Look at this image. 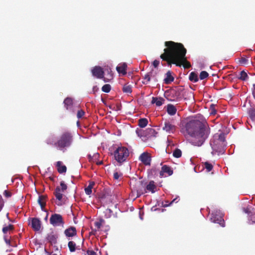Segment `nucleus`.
<instances>
[{"mask_svg": "<svg viewBox=\"0 0 255 255\" xmlns=\"http://www.w3.org/2000/svg\"><path fill=\"white\" fill-rule=\"evenodd\" d=\"M164 45L166 48L160 57L162 61H166L168 66L175 64L176 66L181 67L183 65L185 69L191 67L186 57L187 50L182 43L168 41L165 42Z\"/></svg>", "mask_w": 255, "mask_h": 255, "instance_id": "nucleus-1", "label": "nucleus"}, {"mask_svg": "<svg viewBox=\"0 0 255 255\" xmlns=\"http://www.w3.org/2000/svg\"><path fill=\"white\" fill-rule=\"evenodd\" d=\"M185 128L188 140L195 146L202 145L210 133V128L208 124L198 120L187 123Z\"/></svg>", "mask_w": 255, "mask_h": 255, "instance_id": "nucleus-2", "label": "nucleus"}, {"mask_svg": "<svg viewBox=\"0 0 255 255\" xmlns=\"http://www.w3.org/2000/svg\"><path fill=\"white\" fill-rule=\"evenodd\" d=\"M210 145L214 151L223 153L225 150L226 146L225 134L223 132L215 134L210 142Z\"/></svg>", "mask_w": 255, "mask_h": 255, "instance_id": "nucleus-3", "label": "nucleus"}, {"mask_svg": "<svg viewBox=\"0 0 255 255\" xmlns=\"http://www.w3.org/2000/svg\"><path fill=\"white\" fill-rule=\"evenodd\" d=\"M73 140L72 133L69 131L63 132L60 136L58 140L54 143V145L58 149L64 151L66 148L69 147Z\"/></svg>", "mask_w": 255, "mask_h": 255, "instance_id": "nucleus-4", "label": "nucleus"}, {"mask_svg": "<svg viewBox=\"0 0 255 255\" xmlns=\"http://www.w3.org/2000/svg\"><path fill=\"white\" fill-rule=\"evenodd\" d=\"M129 154L128 149L124 146L118 147L114 152L115 160L120 163L125 162L129 156Z\"/></svg>", "mask_w": 255, "mask_h": 255, "instance_id": "nucleus-5", "label": "nucleus"}, {"mask_svg": "<svg viewBox=\"0 0 255 255\" xmlns=\"http://www.w3.org/2000/svg\"><path fill=\"white\" fill-rule=\"evenodd\" d=\"M223 215L220 211H215L211 213L210 221L214 223L219 224L221 227L225 226V221L223 218Z\"/></svg>", "mask_w": 255, "mask_h": 255, "instance_id": "nucleus-6", "label": "nucleus"}, {"mask_svg": "<svg viewBox=\"0 0 255 255\" xmlns=\"http://www.w3.org/2000/svg\"><path fill=\"white\" fill-rule=\"evenodd\" d=\"M146 183L143 181H135L133 185V190L136 192V197H139L146 192L145 189Z\"/></svg>", "mask_w": 255, "mask_h": 255, "instance_id": "nucleus-7", "label": "nucleus"}, {"mask_svg": "<svg viewBox=\"0 0 255 255\" xmlns=\"http://www.w3.org/2000/svg\"><path fill=\"white\" fill-rule=\"evenodd\" d=\"M50 223L53 226H63L64 224L62 216L60 214H52L49 219Z\"/></svg>", "mask_w": 255, "mask_h": 255, "instance_id": "nucleus-8", "label": "nucleus"}, {"mask_svg": "<svg viewBox=\"0 0 255 255\" xmlns=\"http://www.w3.org/2000/svg\"><path fill=\"white\" fill-rule=\"evenodd\" d=\"M60 186L61 187L57 186L54 192V195L56 199L59 201H61L63 198V194L62 192H64L67 189V185L63 181L60 182Z\"/></svg>", "mask_w": 255, "mask_h": 255, "instance_id": "nucleus-9", "label": "nucleus"}, {"mask_svg": "<svg viewBox=\"0 0 255 255\" xmlns=\"http://www.w3.org/2000/svg\"><path fill=\"white\" fill-rule=\"evenodd\" d=\"M92 75L98 79L104 78L105 82H107L104 77V72L100 66H95L92 70Z\"/></svg>", "mask_w": 255, "mask_h": 255, "instance_id": "nucleus-10", "label": "nucleus"}, {"mask_svg": "<svg viewBox=\"0 0 255 255\" xmlns=\"http://www.w3.org/2000/svg\"><path fill=\"white\" fill-rule=\"evenodd\" d=\"M244 211L249 216V220L252 221L251 224L255 223V209L251 206L244 209Z\"/></svg>", "mask_w": 255, "mask_h": 255, "instance_id": "nucleus-11", "label": "nucleus"}, {"mask_svg": "<svg viewBox=\"0 0 255 255\" xmlns=\"http://www.w3.org/2000/svg\"><path fill=\"white\" fill-rule=\"evenodd\" d=\"M162 129L167 132L171 133L175 131L176 127L175 126L172 124L169 121H165L164 123V126L162 127Z\"/></svg>", "mask_w": 255, "mask_h": 255, "instance_id": "nucleus-12", "label": "nucleus"}, {"mask_svg": "<svg viewBox=\"0 0 255 255\" xmlns=\"http://www.w3.org/2000/svg\"><path fill=\"white\" fill-rule=\"evenodd\" d=\"M139 159L145 165H150L151 160V157L148 152H144L139 156Z\"/></svg>", "mask_w": 255, "mask_h": 255, "instance_id": "nucleus-13", "label": "nucleus"}, {"mask_svg": "<svg viewBox=\"0 0 255 255\" xmlns=\"http://www.w3.org/2000/svg\"><path fill=\"white\" fill-rule=\"evenodd\" d=\"M41 221L36 218H33L31 219V226L32 228L35 231H38L41 228Z\"/></svg>", "mask_w": 255, "mask_h": 255, "instance_id": "nucleus-14", "label": "nucleus"}, {"mask_svg": "<svg viewBox=\"0 0 255 255\" xmlns=\"http://www.w3.org/2000/svg\"><path fill=\"white\" fill-rule=\"evenodd\" d=\"M151 78H153L155 81H157V79L156 78L154 75H153V70L146 73L143 77V81L142 83L143 84H147L150 81Z\"/></svg>", "mask_w": 255, "mask_h": 255, "instance_id": "nucleus-15", "label": "nucleus"}, {"mask_svg": "<svg viewBox=\"0 0 255 255\" xmlns=\"http://www.w3.org/2000/svg\"><path fill=\"white\" fill-rule=\"evenodd\" d=\"M127 64L126 63H120L116 67V70L119 74L125 75L127 74Z\"/></svg>", "mask_w": 255, "mask_h": 255, "instance_id": "nucleus-16", "label": "nucleus"}, {"mask_svg": "<svg viewBox=\"0 0 255 255\" xmlns=\"http://www.w3.org/2000/svg\"><path fill=\"white\" fill-rule=\"evenodd\" d=\"M64 234L67 237H73L77 235V231L74 227H70L64 231Z\"/></svg>", "mask_w": 255, "mask_h": 255, "instance_id": "nucleus-17", "label": "nucleus"}, {"mask_svg": "<svg viewBox=\"0 0 255 255\" xmlns=\"http://www.w3.org/2000/svg\"><path fill=\"white\" fill-rule=\"evenodd\" d=\"M47 199V195H40L39 196L37 202L41 207L42 211H45V207L46 206V202Z\"/></svg>", "mask_w": 255, "mask_h": 255, "instance_id": "nucleus-18", "label": "nucleus"}, {"mask_svg": "<svg viewBox=\"0 0 255 255\" xmlns=\"http://www.w3.org/2000/svg\"><path fill=\"white\" fill-rule=\"evenodd\" d=\"M57 235L52 231L47 234L46 239L51 244H55L57 243Z\"/></svg>", "mask_w": 255, "mask_h": 255, "instance_id": "nucleus-19", "label": "nucleus"}, {"mask_svg": "<svg viewBox=\"0 0 255 255\" xmlns=\"http://www.w3.org/2000/svg\"><path fill=\"white\" fill-rule=\"evenodd\" d=\"M56 167L59 173H63L66 172L67 167L65 165H63L61 161H59L56 162Z\"/></svg>", "mask_w": 255, "mask_h": 255, "instance_id": "nucleus-20", "label": "nucleus"}, {"mask_svg": "<svg viewBox=\"0 0 255 255\" xmlns=\"http://www.w3.org/2000/svg\"><path fill=\"white\" fill-rule=\"evenodd\" d=\"M164 99L161 97H152L151 103L155 104L156 106L159 107L164 103Z\"/></svg>", "mask_w": 255, "mask_h": 255, "instance_id": "nucleus-21", "label": "nucleus"}, {"mask_svg": "<svg viewBox=\"0 0 255 255\" xmlns=\"http://www.w3.org/2000/svg\"><path fill=\"white\" fill-rule=\"evenodd\" d=\"M174 80V78L172 76L171 72L168 71L166 73V77L164 79V82L166 84H169L173 82Z\"/></svg>", "mask_w": 255, "mask_h": 255, "instance_id": "nucleus-22", "label": "nucleus"}, {"mask_svg": "<svg viewBox=\"0 0 255 255\" xmlns=\"http://www.w3.org/2000/svg\"><path fill=\"white\" fill-rule=\"evenodd\" d=\"M167 112L169 115L173 116L175 115L177 112V109L173 105L168 104L167 107Z\"/></svg>", "mask_w": 255, "mask_h": 255, "instance_id": "nucleus-23", "label": "nucleus"}, {"mask_svg": "<svg viewBox=\"0 0 255 255\" xmlns=\"http://www.w3.org/2000/svg\"><path fill=\"white\" fill-rule=\"evenodd\" d=\"M156 188V187L153 181H150L149 184L145 186V189L148 191L151 192L152 193L155 192Z\"/></svg>", "mask_w": 255, "mask_h": 255, "instance_id": "nucleus-24", "label": "nucleus"}, {"mask_svg": "<svg viewBox=\"0 0 255 255\" xmlns=\"http://www.w3.org/2000/svg\"><path fill=\"white\" fill-rule=\"evenodd\" d=\"M73 103V100L71 98H66L64 101V106L67 110L71 109Z\"/></svg>", "mask_w": 255, "mask_h": 255, "instance_id": "nucleus-25", "label": "nucleus"}, {"mask_svg": "<svg viewBox=\"0 0 255 255\" xmlns=\"http://www.w3.org/2000/svg\"><path fill=\"white\" fill-rule=\"evenodd\" d=\"M162 172L167 173L168 176L171 175L173 173V170H172L171 167L166 165H163L162 167Z\"/></svg>", "mask_w": 255, "mask_h": 255, "instance_id": "nucleus-26", "label": "nucleus"}, {"mask_svg": "<svg viewBox=\"0 0 255 255\" xmlns=\"http://www.w3.org/2000/svg\"><path fill=\"white\" fill-rule=\"evenodd\" d=\"M95 185L94 182H90L89 185L85 188V191L86 194L89 195L92 193V189Z\"/></svg>", "mask_w": 255, "mask_h": 255, "instance_id": "nucleus-27", "label": "nucleus"}, {"mask_svg": "<svg viewBox=\"0 0 255 255\" xmlns=\"http://www.w3.org/2000/svg\"><path fill=\"white\" fill-rule=\"evenodd\" d=\"M123 91L124 93L130 94L132 92V87L128 84H125L123 87Z\"/></svg>", "mask_w": 255, "mask_h": 255, "instance_id": "nucleus-28", "label": "nucleus"}, {"mask_svg": "<svg viewBox=\"0 0 255 255\" xmlns=\"http://www.w3.org/2000/svg\"><path fill=\"white\" fill-rule=\"evenodd\" d=\"M189 79L193 82H197L198 81L197 74L194 72H192L189 75Z\"/></svg>", "mask_w": 255, "mask_h": 255, "instance_id": "nucleus-29", "label": "nucleus"}, {"mask_svg": "<svg viewBox=\"0 0 255 255\" xmlns=\"http://www.w3.org/2000/svg\"><path fill=\"white\" fill-rule=\"evenodd\" d=\"M148 124V120L145 118H142L138 120V126L140 128L145 127Z\"/></svg>", "mask_w": 255, "mask_h": 255, "instance_id": "nucleus-30", "label": "nucleus"}, {"mask_svg": "<svg viewBox=\"0 0 255 255\" xmlns=\"http://www.w3.org/2000/svg\"><path fill=\"white\" fill-rule=\"evenodd\" d=\"M68 247L70 252H74L76 249V243L73 241H69L68 243Z\"/></svg>", "mask_w": 255, "mask_h": 255, "instance_id": "nucleus-31", "label": "nucleus"}, {"mask_svg": "<svg viewBox=\"0 0 255 255\" xmlns=\"http://www.w3.org/2000/svg\"><path fill=\"white\" fill-rule=\"evenodd\" d=\"M105 223V220L102 219V218H100V219H99L98 220L96 221L95 223H94V225L97 228V229L98 230H99L102 225Z\"/></svg>", "mask_w": 255, "mask_h": 255, "instance_id": "nucleus-32", "label": "nucleus"}, {"mask_svg": "<svg viewBox=\"0 0 255 255\" xmlns=\"http://www.w3.org/2000/svg\"><path fill=\"white\" fill-rule=\"evenodd\" d=\"M99 154L98 153H96L93 154V156H91L90 154L88 155V159L89 161L90 162H96L98 158L99 157Z\"/></svg>", "mask_w": 255, "mask_h": 255, "instance_id": "nucleus-33", "label": "nucleus"}, {"mask_svg": "<svg viewBox=\"0 0 255 255\" xmlns=\"http://www.w3.org/2000/svg\"><path fill=\"white\" fill-rule=\"evenodd\" d=\"M248 78V76L245 71H242L240 72V76L239 77V79L243 81H245Z\"/></svg>", "mask_w": 255, "mask_h": 255, "instance_id": "nucleus-34", "label": "nucleus"}, {"mask_svg": "<svg viewBox=\"0 0 255 255\" xmlns=\"http://www.w3.org/2000/svg\"><path fill=\"white\" fill-rule=\"evenodd\" d=\"M182 155V151L180 149L176 148L173 152V156L176 158H179Z\"/></svg>", "mask_w": 255, "mask_h": 255, "instance_id": "nucleus-35", "label": "nucleus"}, {"mask_svg": "<svg viewBox=\"0 0 255 255\" xmlns=\"http://www.w3.org/2000/svg\"><path fill=\"white\" fill-rule=\"evenodd\" d=\"M13 230V226L11 224H9L7 226L3 227L2 228V232L4 234H6L8 231H12Z\"/></svg>", "mask_w": 255, "mask_h": 255, "instance_id": "nucleus-36", "label": "nucleus"}, {"mask_svg": "<svg viewBox=\"0 0 255 255\" xmlns=\"http://www.w3.org/2000/svg\"><path fill=\"white\" fill-rule=\"evenodd\" d=\"M204 165L205 168L208 172L211 171L213 169V165L207 161L204 163Z\"/></svg>", "mask_w": 255, "mask_h": 255, "instance_id": "nucleus-37", "label": "nucleus"}, {"mask_svg": "<svg viewBox=\"0 0 255 255\" xmlns=\"http://www.w3.org/2000/svg\"><path fill=\"white\" fill-rule=\"evenodd\" d=\"M111 87L110 84H105L102 88V91H103L104 92H105V93L110 92L111 91Z\"/></svg>", "mask_w": 255, "mask_h": 255, "instance_id": "nucleus-38", "label": "nucleus"}, {"mask_svg": "<svg viewBox=\"0 0 255 255\" xmlns=\"http://www.w3.org/2000/svg\"><path fill=\"white\" fill-rule=\"evenodd\" d=\"M239 63L242 65H247L249 64V59L247 57H242L239 60Z\"/></svg>", "mask_w": 255, "mask_h": 255, "instance_id": "nucleus-39", "label": "nucleus"}, {"mask_svg": "<svg viewBox=\"0 0 255 255\" xmlns=\"http://www.w3.org/2000/svg\"><path fill=\"white\" fill-rule=\"evenodd\" d=\"M209 76V74L205 71H202L200 72L199 78L201 80H203L207 78Z\"/></svg>", "mask_w": 255, "mask_h": 255, "instance_id": "nucleus-40", "label": "nucleus"}, {"mask_svg": "<svg viewBox=\"0 0 255 255\" xmlns=\"http://www.w3.org/2000/svg\"><path fill=\"white\" fill-rule=\"evenodd\" d=\"M85 114V112L83 110H78L77 114V117L78 119H80L83 117Z\"/></svg>", "mask_w": 255, "mask_h": 255, "instance_id": "nucleus-41", "label": "nucleus"}, {"mask_svg": "<svg viewBox=\"0 0 255 255\" xmlns=\"http://www.w3.org/2000/svg\"><path fill=\"white\" fill-rule=\"evenodd\" d=\"M121 175V173L116 172L114 173V178L116 180H118Z\"/></svg>", "mask_w": 255, "mask_h": 255, "instance_id": "nucleus-42", "label": "nucleus"}, {"mask_svg": "<svg viewBox=\"0 0 255 255\" xmlns=\"http://www.w3.org/2000/svg\"><path fill=\"white\" fill-rule=\"evenodd\" d=\"M159 64V61L157 60H154L152 63V65L155 68L157 67Z\"/></svg>", "mask_w": 255, "mask_h": 255, "instance_id": "nucleus-43", "label": "nucleus"}, {"mask_svg": "<svg viewBox=\"0 0 255 255\" xmlns=\"http://www.w3.org/2000/svg\"><path fill=\"white\" fill-rule=\"evenodd\" d=\"M3 194L6 197H10L11 196V193L7 190L4 191Z\"/></svg>", "mask_w": 255, "mask_h": 255, "instance_id": "nucleus-44", "label": "nucleus"}, {"mask_svg": "<svg viewBox=\"0 0 255 255\" xmlns=\"http://www.w3.org/2000/svg\"><path fill=\"white\" fill-rule=\"evenodd\" d=\"M87 255H97L96 253L92 250H87Z\"/></svg>", "mask_w": 255, "mask_h": 255, "instance_id": "nucleus-45", "label": "nucleus"}, {"mask_svg": "<svg viewBox=\"0 0 255 255\" xmlns=\"http://www.w3.org/2000/svg\"><path fill=\"white\" fill-rule=\"evenodd\" d=\"M171 93L173 95H175L176 97H177L179 96V92H177L175 90H172L171 91Z\"/></svg>", "mask_w": 255, "mask_h": 255, "instance_id": "nucleus-46", "label": "nucleus"}, {"mask_svg": "<svg viewBox=\"0 0 255 255\" xmlns=\"http://www.w3.org/2000/svg\"><path fill=\"white\" fill-rule=\"evenodd\" d=\"M4 240L6 244L10 245V241L6 238V236L4 237Z\"/></svg>", "mask_w": 255, "mask_h": 255, "instance_id": "nucleus-47", "label": "nucleus"}, {"mask_svg": "<svg viewBox=\"0 0 255 255\" xmlns=\"http://www.w3.org/2000/svg\"><path fill=\"white\" fill-rule=\"evenodd\" d=\"M179 201L178 197L175 198L171 202H170V204H172L174 202H178Z\"/></svg>", "mask_w": 255, "mask_h": 255, "instance_id": "nucleus-48", "label": "nucleus"}, {"mask_svg": "<svg viewBox=\"0 0 255 255\" xmlns=\"http://www.w3.org/2000/svg\"><path fill=\"white\" fill-rule=\"evenodd\" d=\"M98 90V88L97 86H95L93 87V92L94 93H95Z\"/></svg>", "mask_w": 255, "mask_h": 255, "instance_id": "nucleus-49", "label": "nucleus"}, {"mask_svg": "<svg viewBox=\"0 0 255 255\" xmlns=\"http://www.w3.org/2000/svg\"><path fill=\"white\" fill-rule=\"evenodd\" d=\"M147 130L148 131H149V132L150 133H152L153 132H154L155 131L154 129H153V128H148Z\"/></svg>", "mask_w": 255, "mask_h": 255, "instance_id": "nucleus-50", "label": "nucleus"}, {"mask_svg": "<svg viewBox=\"0 0 255 255\" xmlns=\"http://www.w3.org/2000/svg\"><path fill=\"white\" fill-rule=\"evenodd\" d=\"M164 173V172H162V168H161V170L160 171V173H159L160 177H162L163 176Z\"/></svg>", "mask_w": 255, "mask_h": 255, "instance_id": "nucleus-51", "label": "nucleus"}, {"mask_svg": "<svg viewBox=\"0 0 255 255\" xmlns=\"http://www.w3.org/2000/svg\"><path fill=\"white\" fill-rule=\"evenodd\" d=\"M215 113H216V110L214 109H212L211 114H215Z\"/></svg>", "mask_w": 255, "mask_h": 255, "instance_id": "nucleus-52", "label": "nucleus"}, {"mask_svg": "<svg viewBox=\"0 0 255 255\" xmlns=\"http://www.w3.org/2000/svg\"><path fill=\"white\" fill-rule=\"evenodd\" d=\"M47 143L48 144H52V142H51L49 139H47Z\"/></svg>", "mask_w": 255, "mask_h": 255, "instance_id": "nucleus-53", "label": "nucleus"}, {"mask_svg": "<svg viewBox=\"0 0 255 255\" xmlns=\"http://www.w3.org/2000/svg\"><path fill=\"white\" fill-rule=\"evenodd\" d=\"M171 205V204H170V203H169V204L165 203V204H164V205H163V207H167V206H169V205Z\"/></svg>", "mask_w": 255, "mask_h": 255, "instance_id": "nucleus-54", "label": "nucleus"}, {"mask_svg": "<svg viewBox=\"0 0 255 255\" xmlns=\"http://www.w3.org/2000/svg\"><path fill=\"white\" fill-rule=\"evenodd\" d=\"M96 163L98 165H100V164H102L103 163V162L102 161H99V162H97Z\"/></svg>", "mask_w": 255, "mask_h": 255, "instance_id": "nucleus-55", "label": "nucleus"}, {"mask_svg": "<svg viewBox=\"0 0 255 255\" xmlns=\"http://www.w3.org/2000/svg\"><path fill=\"white\" fill-rule=\"evenodd\" d=\"M57 255L56 254H52V255Z\"/></svg>", "mask_w": 255, "mask_h": 255, "instance_id": "nucleus-56", "label": "nucleus"}, {"mask_svg": "<svg viewBox=\"0 0 255 255\" xmlns=\"http://www.w3.org/2000/svg\"><path fill=\"white\" fill-rule=\"evenodd\" d=\"M48 215H47L46 217H45V219H47Z\"/></svg>", "mask_w": 255, "mask_h": 255, "instance_id": "nucleus-57", "label": "nucleus"}, {"mask_svg": "<svg viewBox=\"0 0 255 255\" xmlns=\"http://www.w3.org/2000/svg\"><path fill=\"white\" fill-rule=\"evenodd\" d=\"M175 99H172L171 100L174 101Z\"/></svg>", "mask_w": 255, "mask_h": 255, "instance_id": "nucleus-58", "label": "nucleus"}]
</instances>
